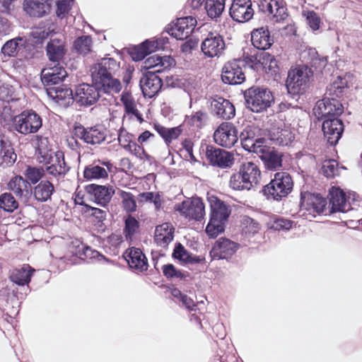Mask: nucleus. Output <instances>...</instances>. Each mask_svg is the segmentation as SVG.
Wrapping results in <instances>:
<instances>
[{"label":"nucleus","instance_id":"nucleus-25","mask_svg":"<svg viewBox=\"0 0 362 362\" xmlns=\"http://www.w3.org/2000/svg\"><path fill=\"white\" fill-rule=\"evenodd\" d=\"M254 15L251 0H233L230 8V16L238 23L250 21Z\"/></svg>","mask_w":362,"mask_h":362},{"label":"nucleus","instance_id":"nucleus-33","mask_svg":"<svg viewBox=\"0 0 362 362\" xmlns=\"http://www.w3.org/2000/svg\"><path fill=\"white\" fill-rule=\"evenodd\" d=\"M240 170L245 177L246 187L250 189L257 185L261 179V171L259 167L252 162H247L240 165Z\"/></svg>","mask_w":362,"mask_h":362},{"label":"nucleus","instance_id":"nucleus-16","mask_svg":"<svg viewBox=\"0 0 362 362\" xmlns=\"http://www.w3.org/2000/svg\"><path fill=\"white\" fill-rule=\"evenodd\" d=\"M197 25L195 18L189 16L177 18L173 25L168 28L170 35L178 40H187Z\"/></svg>","mask_w":362,"mask_h":362},{"label":"nucleus","instance_id":"nucleus-4","mask_svg":"<svg viewBox=\"0 0 362 362\" xmlns=\"http://www.w3.org/2000/svg\"><path fill=\"white\" fill-rule=\"evenodd\" d=\"M39 162L46 165L45 170L50 176L49 178H52V182L54 180L59 181L63 179L69 172V168L64 160L63 152L39 149Z\"/></svg>","mask_w":362,"mask_h":362},{"label":"nucleus","instance_id":"nucleus-8","mask_svg":"<svg viewBox=\"0 0 362 362\" xmlns=\"http://www.w3.org/2000/svg\"><path fill=\"white\" fill-rule=\"evenodd\" d=\"M329 196L332 213L347 212L362 204V199L355 192L349 193L347 197L342 189L335 187H332L329 190Z\"/></svg>","mask_w":362,"mask_h":362},{"label":"nucleus","instance_id":"nucleus-40","mask_svg":"<svg viewBox=\"0 0 362 362\" xmlns=\"http://www.w3.org/2000/svg\"><path fill=\"white\" fill-rule=\"evenodd\" d=\"M35 269L29 264H23L19 269H15L10 275V279L18 286L28 285L35 272Z\"/></svg>","mask_w":362,"mask_h":362},{"label":"nucleus","instance_id":"nucleus-41","mask_svg":"<svg viewBox=\"0 0 362 362\" xmlns=\"http://www.w3.org/2000/svg\"><path fill=\"white\" fill-rule=\"evenodd\" d=\"M47 55L53 64H59L65 54L64 45L59 40H51L46 47Z\"/></svg>","mask_w":362,"mask_h":362},{"label":"nucleus","instance_id":"nucleus-15","mask_svg":"<svg viewBox=\"0 0 362 362\" xmlns=\"http://www.w3.org/2000/svg\"><path fill=\"white\" fill-rule=\"evenodd\" d=\"M214 139L217 144L231 148L238 140L236 127L230 122H222L214 132Z\"/></svg>","mask_w":362,"mask_h":362},{"label":"nucleus","instance_id":"nucleus-34","mask_svg":"<svg viewBox=\"0 0 362 362\" xmlns=\"http://www.w3.org/2000/svg\"><path fill=\"white\" fill-rule=\"evenodd\" d=\"M175 228L170 223L157 226L155 230L154 241L158 246L166 247L173 240Z\"/></svg>","mask_w":362,"mask_h":362},{"label":"nucleus","instance_id":"nucleus-21","mask_svg":"<svg viewBox=\"0 0 362 362\" xmlns=\"http://www.w3.org/2000/svg\"><path fill=\"white\" fill-rule=\"evenodd\" d=\"M322 129L327 142L332 146H335L341 137L344 126L341 119L333 117L323 120Z\"/></svg>","mask_w":362,"mask_h":362},{"label":"nucleus","instance_id":"nucleus-39","mask_svg":"<svg viewBox=\"0 0 362 362\" xmlns=\"http://www.w3.org/2000/svg\"><path fill=\"white\" fill-rule=\"evenodd\" d=\"M248 132H242L240 138L242 147L247 151L256 153L257 156L264 149L267 141L264 138L255 139L250 137Z\"/></svg>","mask_w":362,"mask_h":362},{"label":"nucleus","instance_id":"nucleus-23","mask_svg":"<svg viewBox=\"0 0 362 362\" xmlns=\"http://www.w3.org/2000/svg\"><path fill=\"white\" fill-rule=\"evenodd\" d=\"M327 205V200L319 194L309 192H301L300 206L309 212L322 214Z\"/></svg>","mask_w":362,"mask_h":362},{"label":"nucleus","instance_id":"nucleus-57","mask_svg":"<svg viewBox=\"0 0 362 362\" xmlns=\"http://www.w3.org/2000/svg\"><path fill=\"white\" fill-rule=\"evenodd\" d=\"M230 187L235 190H249L250 187H246V183L245 182V177L241 173V170L236 173L233 174L230 176L229 181Z\"/></svg>","mask_w":362,"mask_h":362},{"label":"nucleus","instance_id":"nucleus-58","mask_svg":"<svg viewBox=\"0 0 362 362\" xmlns=\"http://www.w3.org/2000/svg\"><path fill=\"white\" fill-rule=\"evenodd\" d=\"M13 111L8 103H0V122L3 125H7L10 122L13 124Z\"/></svg>","mask_w":362,"mask_h":362},{"label":"nucleus","instance_id":"nucleus-14","mask_svg":"<svg viewBox=\"0 0 362 362\" xmlns=\"http://www.w3.org/2000/svg\"><path fill=\"white\" fill-rule=\"evenodd\" d=\"M67 76L66 71L60 64H50L41 71V81L46 88H55L62 83Z\"/></svg>","mask_w":362,"mask_h":362},{"label":"nucleus","instance_id":"nucleus-32","mask_svg":"<svg viewBox=\"0 0 362 362\" xmlns=\"http://www.w3.org/2000/svg\"><path fill=\"white\" fill-rule=\"evenodd\" d=\"M124 257L131 268L146 271L148 269L147 259L139 248L132 247L124 253Z\"/></svg>","mask_w":362,"mask_h":362},{"label":"nucleus","instance_id":"nucleus-11","mask_svg":"<svg viewBox=\"0 0 362 362\" xmlns=\"http://www.w3.org/2000/svg\"><path fill=\"white\" fill-rule=\"evenodd\" d=\"M74 136L82 140L89 145H96L103 143L106 138V129L100 125L84 127L81 124L74 126Z\"/></svg>","mask_w":362,"mask_h":362},{"label":"nucleus","instance_id":"nucleus-45","mask_svg":"<svg viewBox=\"0 0 362 362\" xmlns=\"http://www.w3.org/2000/svg\"><path fill=\"white\" fill-rule=\"evenodd\" d=\"M270 139L276 145L288 146L294 139V134L288 129H278L270 133Z\"/></svg>","mask_w":362,"mask_h":362},{"label":"nucleus","instance_id":"nucleus-27","mask_svg":"<svg viewBox=\"0 0 362 362\" xmlns=\"http://www.w3.org/2000/svg\"><path fill=\"white\" fill-rule=\"evenodd\" d=\"M258 156L267 170H277L282 167L283 154L274 147L267 146V144Z\"/></svg>","mask_w":362,"mask_h":362},{"label":"nucleus","instance_id":"nucleus-43","mask_svg":"<svg viewBox=\"0 0 362 362\" xmlns=\"http://www.w3.org/2000/svg\"><path fill=\"white\" fill-rule=\"evenodd\" d=\"M121 101L124 105L125 115L124 118L129 117V119L136 118L140 123L144 121L142 115L136 109L134 98L129 95H122Z\"/></svg>","mask_w":362,"mask_h":362},{"label":"nucleus","instance_id":"nucleus-26","mask_svg":"<svg viewBox=\"0 0 362 362\" xmlns=\"http://www.w3.org/2000/svg\"><path fill=\"white\" fill-rule=\"evenodd\" d=\"M211 112L222 119H230L235 115L234 105L227 99L216 96L211 100Z\"/></svg>","mask_w":362,"mask_h":362},{"label":"nucleus","instance_id":"nucleus-9","mask_svg":"<svg viewBox=\"0 0 362 362\" xmlns=\"http://www.w3.org/2000/svg\"><path fill=\"white\" fill-rule=\"evenodd\" d=\"M42 126V117L34 110H25L13 118L11 129L21 134H35Z\"/></svg>","mask_w":362,"mask_h":362},{"label":"nucleus","instance_id":"nucleus-17","mask_svg":"<svg viewBox=\"0 0 362 362\" xmlns=\"http://www.w3.org/2000/svg\"><path fill=\"white\" fill-rule=\"evenodd\" d=\"M225 48L226 44L223 37L216 33H209L201 45L204 54L211 58L219 57Z\"/></svg>","mask_w":362,"mask_h":362},{"label":"nucleus","instance_id":"nucleus-55","mask_svg":"<svg viewBox=\"0 0 362 362\" xmlns=\"http://www.w3.org/2000/svg\"><path fill=\"white\" fill-rule=\"evenodd\" d=\"M264 52H259L254 54L247 55L244 57V66L247 65L254 70H258L264 66Z\"/></svg>","mask_w":362,"mask_h":362},{"label":"nucleus","instance_id":"nucleus-62","mask_svg":"<svg viewBox=\"0 0 362 362\" xmlns=\"http://www.w3.org/2000/svg\"><path fill=\"white\" fill-rule=\"evenodd\" d=\"M49 34V32L45 28L37 27L31 30L30 36L33 38V43L39 45L48 37Z\"/></svg>","mask_w":362,"mask_h":362},{"label":"nucleus","instance_id":"nucleus-10","mask_svg":"<svg viewBox=\"0 0 362 362\" xmlns=\"http://www.w3.org/2000/svg\"><path fill=\"white\" fill-rule=\"evenodd\" d=\"M259 8L274 23H286L288 13L284 0H259Z\"/></svg>","mask_w":362,"mask_h":362},{"label":"nucleus","instance_id":"nucleus-46","mask_svg":"<svg viewBox=\"0 0 362 362\" xmlns=\"http://www.w3.org/2000/svg\"><path fill=\"white\" fill-rule=\"evenodd\" d=\"M154 129L164 139L166 144H169L173 140L177 139L182 133L180 127L166 128L159 124H155Z\"/></svg>","mask_w":362,"mask_h":362},{"label":"nucleus","instance_id":"nucleus-2","mask_svg":"<svg viewBox=\"0 0 362 362\" xmlns=\"http://www.w3.org/2000/svg\"><path fill=\"white\" fill-rule=\"evenodd\" d=\"M347 87V82L341 77L333 82L327 88L325 97L318 100L313 107V115L318 120L339 117L344 112V107L341 103L334 97L339 98L342 95L344 90Z\"/></svg>","mask_w":362,"mask_h":362},{"label":"nucleus","instance_id":"nucleus-3","mask_svg":"<svg viewBox=\"0 0 362 362\" xmlns=\"http://www.w3.org/2000/svg\"><path fill=\"white\" fill-rule=\"evenodd\" d=\"M208 202L211 208V214L205 231L209 238H215L223 232L225 223L231 211L230 206L217 197H208Z\"/></svg>","mask_w":362,"mask_h":362},{"label":"nucleus","instance_id":"nucleus-49","mask_svg":"<svg viewBox=\"0 0 362 362\" xmlns=\"http://www.w3.org/2000/svg\"><path fill=\"white\" fill-rule=\"evenodd\" d=\"M92 38L89 35H82L74 42V49L79 54L86 55L91 52Z\"/></svg>","mask_w":362,"mask_h":362},{"label":"nucleus","instance_id":"nucleus-50","mask_svg":"<svg viewBox=\"0 0 362 362\" xmlns=\"http://www.w3.org/2000/svg\"><path fill=\"white\" fill-rule=\"evenodd\" d=\"M23 174L25 177V180L29 182L30 185L31 184L35 185L38 182H40L41 179L45 176V170L41 167H33L28 165Z\"/></svg>","mask_w":362,"mask_h":362},{"label":"nucleus","instance_id":"nucleus-28","mask_svg":"<svg viewBox=\"0 0 362 362\" xmlns=\"http://www.w3.org/2000/svg\"><path fill=\"white\" fill-rule=\"evenodd\" d=\"M175 64V60L170 56H159L153 54L148 57L144 62V68L147 71L162 73Z\"/></svg>","mask_w":362,"mask_h":362},{"label":"nucleus","instance_id":"nucleus-24","mask_svg":"<svg viewBox=\"0 0 362 362\" xmlns=\"http://www.w3.org/2000/svg\"><path fill=\"white\" fill-rule=\"evenodd\" d=\"M155 71H146L140 80V87L146 98H151L160 90L162 78Z\"/></svg>","mask_w":362,"mask_h":362},{"label":"nucleus","instance_id":"nucleus-61","mask_svg":"<svg viewBox=\"0 0 362 362\" xmlns=\"http://www.w3.org/2000/svg\"><path fill=\"white\" fill-rule=\"evenodd\" d=\"M163 275L168 279L176 278L180 280L184 279L186 276L181 271L177 270L172 264H164L162 267Z\"/></svg>","mask_w":362,"mask_h":362},{"label":"nucleus","instance_id":"nucleus-13","mask_svg":"<svg viewBox=\"0 0 362 362\" xmlns=\"http://www.w3.org/2000/svg\"><path fill=\"white\" fill-rule=\"evenodd\" d=\"M244 62L241 59H235L227 62L222 69V81L228 85H238L245 81V74L242 70Z\"/></svg>","mask_w":362,"mask_h":362},{"label":"nucleus","instance_id":"nucleus-36","mask_svg":"<svg viewBox=\"0 0 362 362\" xmlns=\"http://www.w3.org/2000/svg\"><path fill=\"white\" fill-rule=\"evenodd\" d=\"M173 257L184 264H196L205 261L204 257L192 255L180 243H175Z\"/></svg>","mask_w":362,"mask_h":362},{"label":"nucleus","instance_id":"nucleus-12","mask_svg":"<svg viewBox=\"0 0 362 362\" xmlns=\"http://www.w3.org/2000/svg\"><path fill=\"white\" fill-rule=\"evenodd\" d=\"M175 210L189 220L200 221L205 214L204 204L200 198L185 200L175 206Z\"/></svg>","mask_w":362,"mask_h":362},{"label":"nucleus","instance_id":"nucleus-35","mask_svg":"<svg viewBox=\"0 0 362 362\" xmlns=\"http://www.w3.org/2000/svg\"><path fill=\"white\" fill-rule=\"evenodd\" d=\"M251 42L255 48L259 50H265L272 46L274 41L269 30L262 27L252 32Z\"/></svg>","mask_w":362,"mask_h":362},{"label":"nucleus","instance_id":"nucleus-1","mask_svg":"<svg viewBox=\"0 0 362 362\" xmlns=\"http://www.w3.org/2000/svg\"><path fill=\"white\" fill-rule=\"evenodd\" d=\"M119 64L113 58H103L91 68L93 84L105 93H117L122 89L119 79L115 77Z\"/></svg>","mask_w":362,"mask_h":362},{"label":"nucleus","instance_id":"nucleus-54","mask_svg":"<svg viewBox=\"0 0 362 362\" xmlns=\"http://www.w3.org/2000/svg\"><path fill=\"white\" fill-rule=\"evenodd\" d=\"M154 52L151 46V41L146 40L140 46L135 47L131 52L134 61L143 60L148 54Z\"/></svg>","mask_w":362,"mask_h":362},{"label":"nucleus","instance_id":"nucleus-18","mask_svg":"<svg viewBox=\"0 0 362 362\" xmlns=\"http://www.w3.org/2000/svg\"><path fill=\"white\" fill-rule=\"evenodd\" d=\"M206 157L211 165L221 168H229L234 162L233 153L212 146L206 147Z\"/></svg>","mask_w":362,"mask_h":362},{"label":"nucleus","instance_id":"nucleus-42","mask_svg":"<svg viewBox=\"0 0 362 362\" xmlns=\"http://www.w3.org/2000/svg\"><path fill=\"white\" fill-rule=\"evenodd\" d=\"M302 57L304 59L307 57L308 63L318 72H322L327 64V57L320 56L315 48H309L305 50L302 53Z\"/></svg>","mask_w":362,"mask_h":362},{"label":"nucleus","instance_id":"nucleus-44","mask_svg":"<svg viewBox=\"0 0 362 362\" xmlns=\"http://www.w3.org/2000/svg\"><path fill=\"white\" fill-rule=\"evenodd\" d=\"M16 160V154L10 144L0 138V166L11 165Z\"/></svg>","mask_w":362,"mask_h":362},{"label":"nucleus","instance_id":"nucleus-19","mask_svg":"<svg viewBox=\"0 0 362 362\" xmlns=\"http://www.w3.org/2000/svg\"><path fill=\"white\" fill-rule=\"evenodd\" d=\"M239 245L228 238H219L210 251L211 259H228L238 250Z\"/></svg>","mask_w":362,"mask_h":362},{"label":"nucleus","instance_id":"nucleus-38","mask_svg":"<svg viewBox=\"0 0 362 362\" xmlns=\"http://www.w3.org/2000/svg\"><path fill=\"white\" fill-rule=\"evenodd\" d=\"M25 11L33 17H42L50 8L47 0H25L23 3Z\"/></svg>","mask_w":362,"mask_h":362},{"label":"nucleus","instance_id":"nucleus-37","mask_svg":"<svg viewBox=\"0 0 362 362\" xmlns=\"http://www.w3.org/2000/svg\"><path fill=\"white\" fill-rule=\"evenodd\" d=\"M8 187L19 198L26 202L30 195V184L22 176L16 175L8 182Z\"/></svg>","mask_w":362,"mask_h":362},{"label":"nucleus","instance_id":"nucleus-52","mask_svg":"<svg viewBox=\"0 0 362 362\" xmlns=\"http://www.w3.org/2000/svg\"><path fill=\"white\" fill-rule=\"evenodd\" d=\"M18 202L11 193L0 195V209L6 212L12 213L18 208Z\"/></svg>","mask_w":362,"mask_h":362},{"label":"nucleus","instance_id":"nucleus-51","mask_svg":"<svg viewBox=\"0 0 362 362\" xmlns=\"http://www.w3.org/2000/svg\"><path fill=\"white\" fill-rule=\"evenodd\" d=\"M118 194L122 199V204L124 210L127 213H133L136 210V202L135 197L129 192L119 189Z\"/></svg>","mask_w":362,"mask_h":362},{"label":"nucleus","instance_id":"nucleus-6","mask_svg":"<svg viewBox=\"0 0 362 362\" xmlns=\"http://www.w3.org/2000/svg\"><path fill=\"white\" fill-rule=\"evenodd\" d=\"M247 107L255 112L266 110L274 102L272 93L266 88L252 86L244 92Z\"/></svg>","mask_w":362,"mask_h":362},{"label":"nucleus","instance_id":"nucleus-59","mask_svg":"<svg viewBox=\"0 0 362 362\" xmlns=\"http://www.w3.org/2000/svg\"><path fill=\"white\" fill-rule=\"evenodd\" d=\"M81 205L84 206V212L88 215L95 217L98 222H103L106 218L107 210L100 209L98 208L90 206L83 202L80 203Z\"/></svg>","mask_w":362,"mask_h":362},{"label":"nucleus","instance_id":"nucleus-48","mask_svg":"<svg viewBox=\"0 0 362 362\" xmlns=\"http://www.w3.org/2000/svg\"><path fill=\"white\" fill-rule=\"evenodd\" d=\"M23 37H16L7 41L1 48V52L4 56L15 57L21 50L25 42Z\"/></svg>","mask_w":362,"mask_h":362},{"label":"nucleus","instance_id":"nucleus-56","mask_svg":"<svg viewBox=\"0 0 362 362\" xmlns=\"http://www.w3.org/2000/svg\"><path fill=\"white\" fill-rule=\"evenodd\" d=\"M139 228V222L135 217L128 215L124 220V233L127 239L132 237L137 232Z\"/></svg>","mask_w":362,"mask_h":362},{"label":"nucleus","instance_id":"nucleus-47","mask_svg":"<svg viewBox=\"0 0 362 362\" xmlns=\"http://www.w3.org/2000/svg\"><path fill=\"white\" fill-rule=\"evenodd\" d=\"M224 8L225 0H205L204 9L211 19L219 18Z\"/></svg>","mask_w":362,"mask_h":362},{"label":"nucleus","instance_id":"nucleus-7","mask_svg":"<svg viewBox=\"0 0 362 362\" xmlns=\"http://www.w3.org/2000/svg\"><path fill=\"white\" fill-rule=\"evenodd\" d=\"M313 72L308 65L298 66L288 73L286 82L288 93L292 96H298L306 88Z\"/></svg>","mask_w":362,"mask_h":362},{"label":"nucleus","instance_id":"nucleus-63","mask_svg":"<svg viewBox=\"0 0 362 362\" xmlns=\"http://www.w3.org/2000/svg\"><path fill=\"white\" fill-rule=\"evenodd\" d=\"M306 21L309 27L313 31L319 30L321 23V19L319 15L314 11H308L305 14Z\"/></svg>","mask_w":362,"mask_h":362},{"label":"nucleus","instance_id":"nucleus-29","mask_svg":"<svg viewBox=\"0 0 362 362\" xmlns=\"http://www.w3.org/2000/svg\"><path fill=\"white\" fill-rule=\"evenodd\" d=\"M98 164L96 163H91L84 168L83 177L86 180L107 179L108 177V172L112 171V164L110 161H103Z\"/></svg>","mask_w":362,"mask_h":362},{"label":"nucleus","instance_id":"nucleus-20","mask_svg":"<svg viewBox=\"0 0 362 362\" xmlns=\"http://www.w3.org/2000/svg\"><path fill=\"white\" fill-rule=\"evenodd\" d=\"M86 192L102 206H106L115 193V188L112 185H100L90 184L85 186Z\"/></svg>","mask_w":362,"mask_h":362},{"label":"nucleus","instance_id":"nucleus-53","mask_svg":"<svg viewBox=\"0 0 362 362\" xmlns=\"http://www.w3.org/2000/svg\"><path fill=\"white\" fill-rule=\"evenodd\" d=\"M207 119V113L204 111L199 110L191 116L187 117L185 119V122L191 127L200 129L206 124Z\"/></svg>","mask_w":362,"mask_h":362},{"label":"nucleus","instance_id":"nucleus-22","mask_svg":"<svg viewBox=\"0 0 362 362\" xmlns=\"http://www.w3.org/2000/svg\"><path fill=\"white\" fill-rule=\"evenodd\" d=\"M99 88L93 86L82 83L76 88L74 98L80 105L89 106L97 102L100 97Z\"/></svg>","mask_w":362,"mask_h":362},{"label":"nucleus","instance_id":"nucleus-30","mask_svg":"<svg viewBox=\"0 0 362 362\" xmlns=\"http://www.w3.org/2000/svg\"><path fill=\"white\" fill-rule=\"evenodd\" d=\"M47 93L49 98L64 107L69 106L75 101L72 90L66 86L49 88Z\"/></svg>","mask_w":362,"mask_h":362},{"label":"nucleus","instance_id":"nucleus-60","mask_svg":"<svg viewBox=\"0 0 362 362\" xmlns=\"http://www.w3.org/2000/svg\"><path fill=\"white\" fill-rule=\"evenodd\" d=\"M338 163L335 160H325L322 167L323 175L327 177H334L339 173Z\"/></svg>","mask_w":362,"mask_h":362},{"label":"nucleus","instance_id":"nucleus-5","mask_svg":"<svg viewBox=\"0 0 362 362\" xmlns=\"http://www.w3.org/2000/svg\"><path fill=\"white\" fill-rule=\"evenodd\" d=\"M293 187L291 175L286 172H278L269 183L264 186L262 192L268 199L279 201L291 193Z\"/></svg>","mask_w":362,"mask_h":362},{"label":"nucleus","instance_id":"nucleus-31","mask_svg":"<svg viewBox=\"0 0 362 362\" xmlns=\"http://www.w3.org/2000/svg\"><path fill=\"white\" fill-rule=\"evenodd\" d=\"M55 189L52 178L41 180L32 189H30V194L38 202H46L51 200L52 196Z\"/></svg>","mask_w":362,"mask_h":362},{"label":"nucleus","instance_id":"nucleus-64","mask_svg":"<svg viewBox=\"0 0 362 362\" xmlns=\"http://www.w3.org/2000/svg\"><path fill=\"white\" fill-rule=\"evenodd\" d=\"M126 151H129L140 159L146 158L149 160L150 158V156L146 153L144 148L134 141L129 146H127Z\"/></svg>","mask_w":362,"mask_h":362}]
</instances>
